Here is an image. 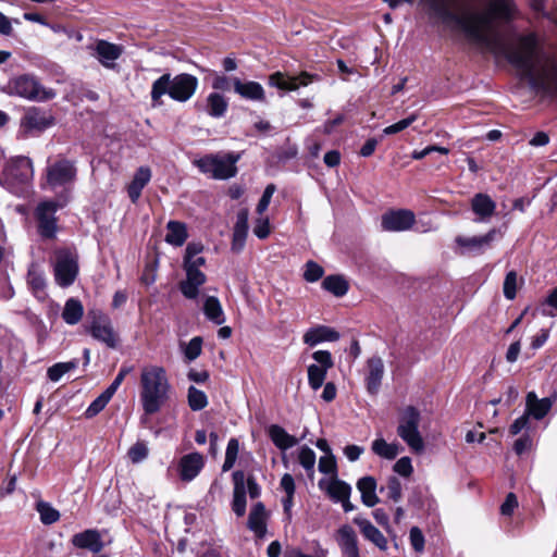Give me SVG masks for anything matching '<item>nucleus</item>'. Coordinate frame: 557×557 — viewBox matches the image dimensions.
Masks as SVG:
<instances>
[{
    "instance_id": "nucleus-12",
    "label": "nucleus",
    "mask_w": 557,
    "mask_h": 557,
    "mask_svg": "<svg viewBox=\"0 0 557 557\" xmlns=\"http://www.w3.org/2000/svg\"><path fill=\"white\" fill-rule=\"evenodd\" d=\"M315 363L308 367V384L318 391L324 384L327 371L333 368L334 361L329 350H317L312 354Z\"/></svg>"
},
{
    "instance_id": "nucleus-50",
    "label": "nucleus",
    "mask_w": 557,
    "mask_h": 557,
    "mask_svg": "<svg viewBox=\"0 0 557 557\" xmlns=\"http://www.w3.org/2000/svg\"><path fill=\"white\" fill-rule=\"evenodd\" d=\"M542 314L554 318L557 315V286L553 288L542 302Z\"/></svg>"
},
{
    "instance_id": "nucleus-14",
    "label": "nucleus",
    "mask_w": 557,
    "mask_h": 557,
    "mask_svg": "<svg viewBox=\"0 0 557 557\" xmlns=\"http://www.w3.org/2000/svg\"><path fill=\"white\" fill-rule=\"evenodd\" d=\"M76 177V168L73 162L62 159L47 166V183L54 189L66 188Z\"/></svg>"
},
{
    "instance_id": "nucleus-54",
    "label": "nucleus",
    "mask_w": 557,
    "mask_h": 557,
    "mask_svg": "<svg viewBox=\"0 0 557 557\" xmlns=\"http://www.w3.org/2000/svg\"><path fill=\"white\" fill-rule=\"evenodd\" d=\"M418 120L416 113L410 114L408 117L398 121L383 129L384 135H394L409 127L413 122Z\"/></svg>"
},
{
    "instance_id": "nucleus-47",
    "label": "nucleus",
    "mask_w": 557,
    "mask_h": 557,
    "mask_svg": "<svg viewBox=\"0 0 557 557\" xmlns=\"http://www.w3.org/2000/svg\"><path fill=\"white\" fill-rule=\"evenodd\" d=\"M239 451V442L237 438H231L227 443L226 450H225V459L222 466V471L227 472L230 471L237 459Z\"/></svg>"
},
{
    "instance_id": "nucleus-55",
    "label": "nucleus",
    "mask_w": 557,
    "mask_h": 557,
    "mask_svg": "<svg viewBox=\"0 0 557 557\" xmlns=\"http://www.w3.org/2000/svg\"><path fill=\"white\" fill-rule=\"evenodd\" d=\"M285 557H327V549L323 548L319 542H315L313 554H305L299 548H289L285 552Z\"/></svg>"
},
{
    "instance_id": "nucleus-28",
    "label": "nucleus",
    "mask_w": 557,
    "mask_h": 557,
    "mask_svg": "<svg viewBox=\"0 0 557 557\" xmlns=\"http://www.w3.org/2000/svg\"><path fill=\"white\" fill-rule=\"evenodd\" d=\"M232 476L234 482L232 509L237 517H243L246 512L245 473L235 471Z\"/></svg>"
},
{
    "instance_id": "nucleus-34",
    "label": "nucleus",
    "mask_w": 557,
    "mask_h": 557,
    "mask_svg": "<svg viewBox=\"0 0 557 557\" xmlns=\"http://www.w3.org/2000/svg\"><path fill=\"white\" fill-rule=\"evenodd\" d=\"M228 109L227 99L220 92H210L206 99L205 110L207 114L214 119L223 117Z\"/></svg>"
},
{
    "instance_id": "nucleus-59",
    "label": "nucleus",
    "mask_w": 557,
    "mask_h": 557,
    "mask_svg": "<svg viewBox=\"0 0 557 557\" xmlns=\"http://www.w3.org/2000/svg\"><path fill=\"white\" fill-rule=\"evenodd\" d=\"M252 231H253V234L259 239H265L270 235V233H271L269 218L260 215L255 221V225H253V230Z\"/></svg>"
},
{
    "instance_id": "nucleus-15",
    "label": "nucleus",
    "mask_w": 557,
    "mask_h": 557,
    "mask_svg": "<svg viewBox=\"0 0 557 557\" xmlns=\"http://www.w3.org/2000/svg\"><path fill=\"white\" fill-rule=\"evenodd\" d=\"M416 221L410 210H391L382 215L381 226L386 232H405L410 230Z\"/></svg>"
},
{
    "instance_id": "nucleus-13",
    "label": "nucleus",
    "mask_w": 557,
    "mask_h": 557,
    "mask_svg": "<svg viewBox=\"0 0 557 557\" xmlns=\"http://www.w3.org/2000/svg\"><path fill=\"white\" fill-rule=\"evenodd\" d=\"M88 319H90L89 332L91 336L104 343L108 347L114 348L116 346V335L110 319L100 310H90Z\"/></svg>"
},
{
    "instance_id": "nucleus-3",
    "label": "nucleus",
    "mask_w": 557,
    "mask_h": 557,
    "mask_svg": "<svg viewBox=\"0 0 557 557\" xmlns=\"http://www.w3.org/2000/svg\"><path fill=\"white\" fill-rule=\"evenodd\" d=\"M140 401L146 414L158 412L169 398L171 384L161 366H146L140 373Z\"/></svg>"
},
{
    "instance_id": "nucleus-18",
    "label": "nucleus",
    "mask_w": 557,
    "mask_h": 557,
    "mask_svg": "<svg viewBox=\"0 0 557 557\" xmlns=\"http://www.w3.org/2000/svg\"><path fill=\"white\" fill-rule=\"evenodd\" d=\"M335 540L344 557H360L358 536L351 525H341L336 531Z\"/></svg>"
},
{
    "instance_id": "nucleus-41",
    "label": "nucleus",
    "mask_w": 557,
    "mask_h": 557,
    "mask_svg": "<svg viewBox=\"0 0 557 557\" xmlns=\"http://www.w3.org/2000/svg\"><path fill=\"white\" fill-rule=\"evenodd\" d=\"M372 451L385 459L392 460L399 454V445L387 443L384 438H376L372 442Z\"/></svg>"
},
{
    "instance_id": "nucleus-61",
    "label": "nucleus",
    "mask_w": 557,
    "mask_h": 557,
    "mask_svg": "<svg viewBox=\"0 0 557 557\" xmlns=\"http://www.w3.org/2000/svg\"><path fill=\"white\" fill-rule=\"evenodd\" d=\"M319 471L324 474H334L336 472V461L333 455L320 457L318 463Z\"/></svg>"
},
{
    "instance_id": "nucleus-11",
    "label": "nucleus",
    "mask_w": 557,
    "mask_h": 557,
    "mask_svg": "<svg viewBox=\"0 0 557 557\" xmlns=\"http://www.w3.org/2000/svg\"><path fill=\"white\" fill-rule=\"evenodd\" d=\"M65 202L48 200L38 203L35 210V216L38 222V232L42 237L52 238L57 232L55 212L63 207Z\"/></svg>"
},
{
    "instance_id": "nucleus-42",
    "label": "nucleus",
    "mask_w": 557,
    "mask_h": 557,
    "mask_svg": "<svg viewBox=\"0 0 557 557\" xmlns=\"http://www.w3.org/2000/svg\"><path fill=\"white\" fill-rule=\"evenodd\" d=\"M322 286L325 290L337 297H342L348 292L347 282L339 275L326 276L322 282Z\"/></svg>"
},
{
    "instance_id": "nucleus-2",
    "label": "nucleus",
    "mask_w": 557,
    "mask_h": 557,
    "mask_svg": "<svg viewBox=\"0 0 557 557\" xmlns=\"http://www.w3.org/2000/svg\"><path fill=\"white\" fill-rule=\"evenodd\" d=\"M516 7L512 0H488L481 12H472L458 18L465 34L473 41L486 42L497 22L513 18Z\"/></svg>"
},
{
    "instance_id": "nucleus-22",
    "label": "nucleus",
    "mask_w": 557,
    "mask_h": 557,
    "mask_svg": "<svg viewBox=\"0 0 557 557\" xmlns=\"http://www.w3.org/2000/svg\"><path fill=\"white\" fill-rule=\"evenodd\" d=\"M384 375V362L381 357L373 356L367 361L366 386L367 391L375 395L382 384Z\"/></svg>"
},
{
    "instance_id": "nucleus-1",
    "label": "nucleus",
    "mask_w": 557,
    "mask_h": 557,
    "mask_svg": "<svg viewBox=\"0 0 557 557\" xmlns=\"http://www.w3.org/2000/svg\"><path fill=\"white\" fill-rule=\"evenodd\" d=\"M507 59L528 79L532 89L557 97V61L552 59L540 66L535 34L520 36L517 44L508 49Z\"/></svg>"
},
{
    "instance_id": "nucleus-25",
    "label": "nucleus",
    "mask_w": 557,
    "mask_h": 557,
    "mask_svg": "<svg viewBox=\"0 0 557 557\" xmlns=\"http://www.w3.org/2000/svg\"><path fill=\"white\" fill-rule=\"evenodd\" d=\"M471 210L475 222H487L495 213L496 202L487 194L478 193L471 199Z\"/></svg>"
},
{
    "instance_id": "nucleus-38",
    "label": "nucleus",
    "mask_w": 557,
    "mask_h": 557,
    "mask_svg": "<svg viewBox=\"0 0 557 557\" xmlns=\"http://www.w3.org/2000/svg\"><path fill=\"white\" fill-rule=\"evenodd\" d=\"M188 237L186 224L178 221H169L166 224L165 242L172 246L181 247Z\"/></svg>"
},
{
    "instance_id": "nucleus-19",
    "label": "nucleus",
    "mask_w": 557,
    "mask_h": 557,
    "mask_svg": "<svg viewBox=\"0 0 557 557\" xmlns=\"http://www.w3.org/2000/svg\"><path fill=\"white\" fill-rule=\"evenodd\" d=\"M205 458L200 453H189L181 457L177 466L180 479L183 482L193 481L202 470Z\"/></svg>"
},
{
    "instance_id": "nucleus-7",
    "label": "nucleus",
    "mask_w": 557,
    "mask_h": 557,
    "mask_svg": "<svg viewBox=\"0 0 557 557\" xmlns=\"http://www.w3.org/2000/svg\"><path fill=\"white\" fill-rule=\"evenodd\" d=\"M33 178V161L28 157L17 156L7 163L0 183L11 194L22 196L30 187Z\"/></svg>"
},
{
    "instance_id": "nucleus-44",
    "label": "nucleus",
    "mask_w": 557,
    "mask_h": 557,
    "mask_svg": "<svg viewBox=\"0 0 557 557\" xmlns=\"http://www.w3.org/2000/svg\"><path fill=\"white\" fill-rule=\"evenodd\" d=\"M315 461V453L310 447L301 446L298 449V462L309 476H312L314 473Z\"/></svg>"
},
{
    "instance_id": "nucleus-27",
    "label": "nucleus",
    "mask_w": 557,
    "mask_h": 557,
    "mask_svg": "<svg viewBox=\"0 0 557 557\" xmlns=\"http://www.w3.org/2000/svg\"><path fill=\"white\" fill-rule=\"evenodd\" d=\"M496 234L497 231L492 228L485 235L481 236H458L455 242L459 247L465 248L467 251L481 252L490 247L491 243L495 239Z\"/></svg>"
},
{
    "instance_id": "nucleus-56",
    "label": "nucleus",
    "mask_w": 557,
    "mask_h": 557,
    "mask_svg": "<svg viewBox=\"0 0 557 557\" xmlns=\"http://www.w3.org/2000/svg\"><path fill=\"white\" fill-rule=\"evenodd\" d=\"M409 541L414 552L422 553L424 550L425 539L419 527H412L410 529Z\"/></svg>"
},
{
    "instance_id": "nucleus-24",
    "label": "nucleus",
    "mask_w": 557,
    "mask_h": 557,
    "mask_svg": "<svg viewBox=\"0 0 557 557\" xmlns=\"http://www.w3.org/2000/svg\"><path fill=\"white\" fill-rule=\"evenodd\" d=\"M339 333L333 327L326 325H315L306 331L302 339L304 343L309 347H315L321 343L336 342L339 339Z\"/></svg>"
},
{
    "instance_id": "nucleus-40",
    "label": "nucleus",
    "mask_w": 557,
    "mask_h": 557,
    "mask_svg": "<svg viewBox=\"0 0 557 557\" xmlns=\"http://www.w3.org/2000/svg\"><path fill=\"white\" fill-rule=\"evenodd\" d=\"M84 314V307L82 302L76 298H70L66 300L63 311L62 319L69 325L77 324Z\"/></svg>"
},
{
    "instance_id": "nucleus-45",
    "label": "nucleus",
    "mask_w": 557,
    "mask_h": 557,
    "mask_svg": "<svg viewBox=\"0 0 557 557\" xmlns=\"http://www.w3.org/2000/svg\"><path fill=\"white\" fill-rule=\"evenodd\" d=\"M188 406L193 411L202 410L208 405V397L205 392L189 386L187 392Z\"/></svg>"
},
{
    "instance_id": "nucleus-53",
    "label": "nucleus",
    "mask_w": 557,
    "mask_h": 557,
    "mask_svg": "<svg viewBox=\"0 0 557 557\" xmlns=\"http://www.w3.org/2000/svg\"><path fill=\"white\" fill-rule=\"evenodd\" d=\"M202 349V338L199 336L193 337L185 346L184 355L188 361L197 359Z\"/></svg>"
},
{
    "instance_id": "nucleus-26",
    "label": "nucleus",
    "mask_w": 557,
    "mask_h": 557,
    "mask_svg": "<svg viewBox=\"0 0 557 557\" xmlns=\"http://www.w3.org/2000/svg\"><path fill=\"white\" fill-rule=\"evenodd\" d=\"M554 399L550 397L537 398L534 392H529L525 398V413L535 420L543 419L553 406Z\"/></svg>"
},
{
    "instance_id": "nucleus-33",
    "label": "nucleus",
    "mask_w": 557,
    "mask_h": 557,
    "mask_svg": "<svg viewBox=\"0 0 557 557\" xmlns=\"http://www.w3.org/2000/svg\"><path fill=\"white\" fill-rule=\"evenodd\" d=\"M357 488L361 494V500L367 507H374L380 499L376 495V481L373 476H363L358 480Z\"/></svg>"
},
{
    "instance_id": "nucleus-31",
    "label": "nucleus",
    "mask_w": 557,
    "mask_h": 557,
    "mask_svg": "<svg viewBox=\"0 0 557 557\" xmlns=\"http://www.w3.org/2000/svg\"><path fill=\"white\" fill-rule=\"evenodd\" d=\"M319 486L335 503H338L343 498H350L351 486L342 480H338V479H331L327 481L321 480L319 482Z\"/></svg>"
},
{
    "instance_id": "nucleus-21",
    "label": "nucleus",
    "mask_w": 557,
    "mask_h": 557,
    "mask_svg": "<svg viewBox=\"0 0 557 557\" xmlns=\"http://www.w3.org/2000/svg\"><path fill=\"white\" fill-rule=\"evenodd\" d=\"M94 55L107 69H114L115 61L122 55L123 48L106 40H98L94 48Z\"/></svg>"
},
{
    "instance_id": "nucleus-16",
    "label": "nucleus",
    "mask_w": 557,
    "mask_h": 557,
    "mask_svg": "<svg viewBox=\"0 0 557 557\" xmlns=\"http://www.w3.org/2000/svg\"><path fill=\"white\" fill-rule=\"evenodd\" d=\"M53 125L52 115L38 108H30L21 119V132L24 135L40 133Z\"/></svg>"
},
{
    "instance_id": "nucleus-58",
    "label": "nucleus",
    "mask_w": 557,
    "mask_h": 557,
    "mask_svg": "<svg viewBox=\"0 0 557 557\" xmlns=\"http://www.w3.org/2000/svg\"><path fill=\"white\" fill-rule=\"evenodd\" d=\"M504 295L509 300H512L517 295V273L515 271H510L506 274Z\"/></svg>"
},
{
    "instance_id": "nucleus-62",
    "label": "nucleus",
    "mask_w": 557,
    "mask_h": 557,
    "mask_svg": "<svg viewBox=\"0 0 557 557\" xmlns=\"http://www.w3.org/2000/svg\"><path fill=\"white\" fill-rule=\"evenodd\" d=\"M432 152H440L442 154H448L449 149L441 146H428L421 150H413L411 153V158L414 160H421L429 156Z\"/></svg>"
},
{
    "instance_id": "nucleus-4",
    "label": "nucleus",
    "mask_w": 557,
    "mask_h": 557,
    "mask_svg": "<svg viewBox=\"0 0 557 557\" xmlns=\"http://www.w3.org/2000/svg\"><path fill=\"white\" fill-rule=\"evenodd\" d=\"M198 85V78L191 74L181 73L172 76L171 73H164L151 85V106L161 107L164 96L177 102H187L196 94Z\"/></svg>"
},
{
    "instance_id": "nucleus-17",
    "label": "nucleus",
    "mask_w": 557,
    "mask_h": 557,
    "mask_svg": "<svg viewBox=\"0 0 557 557\" xmlns=\"http://www.w3.org/2000/svg\"><path fill=\"white\" fill-rule=\"evenodd\" d=\"M313 76L307 72H301L297 76H289L282 72H275L269 76V85L281 90L294 91L299 86H307L311 83Z\"/></svg>"
},
{
    "instance_id": "nucleus-6",
    "label": "nucleus",
    "mask_w": 557,
    "mask_h": 557,
    "mask_svg": "<svg viewBox=\"0 0 557 557\" xmlns=\"http://www.w3.org/2000/svg\"><path fill=\"white\" fill-rule=\"evenodd\" d=\"M0 90L8 96L34 102H45L57 96L53 89L45 87L37 76L28 73L11 77Z\"/></svg>"
},
{
    "instance_id": "nucleus-10",
    "label": "nucleus",
    "mask_w": 557,
    "mask_h": 557,
    "mask_svg": "<svg viewBox=\"0 0 557 557\" xmlns=\"http://www.w3.org/2000/svg\"><path fill=\"white\" fill-rule=\"evenodd\" d=\"M53 273L59 286H71L78 274L77 256L67 249L57 251Z\"/></svg>"
},
{
    "instance_id": "nucleus-5",
    "label": "nucleus",
    "mask_w": 557,
    "mask_h": 557,
    "mask_svg": "<svg viewBox=\"0 0 557 557\" xmlns=\"http://www.w3.org/2000/svg\"><path fill=\"white\" fill-rule=\"evenodd\" d=\"M202 251L203 245L196 242L188 243L185 249L183 269L186 278L180 283V290L187 299H196L200 287L207 281L206 274L201 271L206 264V258L201 256Z\"/></svg>"
},
{
    "instance_id": "nucleus-8",
    "label": "nucleus",
    "mask_w": 557,
    "mask_h": 557,
    "mask_svg": "<svg viewBox=\"0 0 557 557\" xmlns=\"http://www.w3.org/2000/svg\"><path fill=\"white\" fill-rule=\"evenodd\" d=\"M240 159L239 153L227 152V153H211L206 154L194 161V165L198 170L214 180H228L236 175L237 166L236 163Z\"/></svg>"
},
{
    "instance_id": "nucleus-36",
    "label": "nucleus",
    "mask_w": 557,
    "mask_h": 557,
    "mask_svg": "<svg viewBox=\"0 0 557 557\" xmlns=\"http://www.w3.org/2000/svg\"><path fill=\"white\" fill-rule=\"evenodd\" d=\"M202 311L205 317L216 325H222L226 320L222 305L215 296L205 298Z\"/></svg>"
},
{
    "instance_id": "nucleus-57",
    "label": "nucleus",
    "mask_w": 557,
    "mask_h": 557,
    "mask_svg": "<svg viewBox=\"0 0 557 557\" xmlns=\"http://www.w3.org/2000/svg\"><path fill=\"white\" fill-rule=\"evenodd\" d=\"M394 472L404 478H409L413 472L412 461L410 457L399 458L393 466Z\"/></svg>"
},
{
    "instance_id": "nucleus-51",
    "label": "nucleus",
    "mask_w": 557,
    "mask_h": 557,
    "mask_svg": "<svg viewBox=\"0 0 557 557\" xmlns=\"http://www.w3.org/2000/svg\"><path fill=\"white\" fill-rule=\"evenodd\" d=\"M386 491V496L398 502L401 498L403 486L400 481L396 476H389L386 486L381 488V492Z\"/></svg>"
},
{
    "instance_id": "nucleus-64",
    "label": "nucleus",
    "mask_w": 557,
    "mask_h": 557,
    "mask_svg": "<svg viewBox=\"0 0 557 557\" xmlns=\"http://www.w3.org/2000/svg\"><path fill=\"white\" fill-rule=\"evenodd\" d=\"M529 420L530 418L524 412L521 417L517 418L509 428V432L511 435H517L523 430L529 429Z\"/></svg>"
},
{
    "instance_id": "nucleus-20",
    "label": "nucleus",
    "mask_w": 557,
    "mask_h": 557,
    "mask_svg": "<svg viewBox=\"0 0 557 557\" xmlns=\"http://www.w3.org/2000/svg\"><path fill=\"white\" fill-rule=\"evenodd\" d=\"M232 84L234 92L242 99L253 102H265V90L260 83L255 81H242L238 77H233Z\"/></svg>"
},
{
    "instance_id": "nucleus-35",
    "label": "nucleus",
    "mask_w": 557,
    "mask_h": 557,
    "mask_svg": "<svg viewBox=\"0 0 557 557\" xmlns=\"http://www.w3.org/2000/svg\"><path fill=\"white\" fill-rule=\"evenodd\" d=\"M248 528L258 536L263 537L267 532L265 508L262 503H257L250 510Z\"/></svg>"
},
{
    "instance_id": "nucleus-60",
    "label": "nucleus",
    "mask_w": 557,
    "mask_h": 557,
    "mask_svg": "<svg viewBox=\"0 0 557 557\" xmlns=\"http://www.w3.org/2000/svg\"><path fill=\"white\" fill-rule=\"evenodd\" d=\"M275 190H276V187H275L274 184H269L265 187V189H264V191H263V194H262V196H261V198H260V200H259V202L257 205V209H256V211H257V213L259 215H263V213L269 208V205L271 202V199H272L273 194L275 193Z\"/></svg>"
},
{
    "instance_id": "nucleus-63",
    "label": "nucleus",
    "mask_w": 557,
    "mask_h": 557,
    "mask_svg": "<svg viewBox=\"0 0 557 557\" xmlns=\"http://www.w3.org/2000/svg\"><path fill=\"white\" fill-rule=\"evenodd\" d=\"M133 370L132 367H122L117 373V375L115 376V379L112 381V383L106 388V391L108 392V394H110L111 396H113L115 394V392L117 391V388L120 387V385L122 384V382L124 381L125 376Z\"/></svg>"
},
{
    "instance_id": "nucleus-48",
    "label": "nucleus",
    "mask_w": 557,
    "mask_h": 557,
    "mask_svg": "<svg viewBox=\"0 0 557 557\" xmlns=\"http://www.w3.org/2000/svg\"><path fill=\"white\" fill-rule=\"evenodd\" d=\"M113 396L103 391L86 409L85 416L90 419L101 412Z\"/></svg>"
},
{
    "instance_id": "nucleus-32",
    "label": "nucleus",
    "mask_w": 557,
    "mask_h": 557,
    "mask_svg": "<svg viewBox=\"0 0 557 557\" xmlns=\"http://www.w3.org/2000/svg\"><path fill=\"white\" fill-rule=\"evenodd\" d=\"M269 437L272 443L281 450L285 451L299 443V440L288 434L286 430L277 424H272L268 429Z\"/></svg>"
},
{
    "instance_id": "nucleus-39",
    "label": "nucleus",
    "mask_w": 557,
    "mask_h": 557,
    "mask_svg": "<svg viewBox=\"0 0 557 557\" xmlns=\"http://www.w3.org/2000/svg\"><path fill=\"white\" fill-rule=\"evenodd\" d=\"M27 282L34 295L44 299L46 297V278L44 272L35 264H32L27 273Z\"/></svg>"
},
{
    "instance_id": "nucleus-9",
    "label": "nucleus",
    "mask_w": 557,
    "mask_h": 557,
    "mask_svg": "<svg viewBox=\"0 0 557 557\" xmlns=\"http://www.w3.org/2000/svg\"><path fill=\"white\" fill-rule=\"evenodd\" d=\"M420 420V411L413 406H407L399 414L397 426L398 436L414 453H422L424 449V442L419 432Z\"/></svg>"
},
{
    "instance_id": "nucleus-37",
    "label": "nucleus",
    "mask_w": 557,
    "mask_h": 557,
    "mask_svg": "<svg viewBox=\"0 0 557 557\" xmlns=\"http://www.w3.org/2000/svg\"><path fill=\"white\" fill-rule=\"evenodd\" d=\"M247 233H248V214L246 211H243V212L238 213L237 221L234 226L232 250L240 251L244 248Z\"/></svg>"
},
{
    "instance_id": "nucleus-52",
    "label": "nucleus",
    "mask_w": 557,
    "mask_h": 557,
    "mask_svg": "<svg viewBox=\"0 0 557 557\" xmlns=\"http://www.w3.org/2000/svg\"><path fill=\"white\" fill-rule=\"evenodd\" d=\"M324 274V270L314 261H308L305 265L304 278L313 283L319 281Z\"/></svg>"
},
{
    "instance_id": "nucleus-29",
    "label": "nucleus",
    "mask_w": 557,
    "mask_h": 557,
    "mask_svg": "<svg viewBox=\"0 0 557 557\" xmlns=\"http://www.w3.org/2000/svg\"><path fill=\"white\" fill-rule=\"evenodd\" d=\"M72 543L78 548L88 549L95 554L101 552L104 546L100 532L95 529L75 534Z\"/></svg>"
},
{
    "instance_id": "nucleus-43",
    "label": "nucleus",
    "mask_w": 557,
    "mask_h": 557,
    "mask_svg": "<svg viewBox=\"0 0 557 557\" xmlns=\"http://www.w3.org/2000/svg\"><path fill=\"white\" fill-rule=\"evenodd\" d=\"M78 367V360L73 359L66 362H58L48 368L47 376L52 382H58L61 377Z\"/></svg>"
},
{
    "instance_id": "nucleus-23",
    "label": "nucleus",
    "mask_w": 557,
    "mask_h": 557,
    "mask_svg": "<svg viewBox=\"0 0 557 557\" xmlns=\"http://www.w3.org/2000/svg\"><path fill=\"white\" fill-rule=\"evenodd\" d=\"M354 523L359 528L362 536L375 545L380 550H387L388 541L384 534L368 519L356 517Z\"/></svg>"
},
{
    "instance_id": "nucleus-30",
    "label": "nucleus",
    "mask_w": 557,
    "mask_h": 557,
    "mask_svg": "<svg viewBox=\"0 0 557 557\" xmlns=\"http://www.w3.org/2000/svg\"><path fill=\"white\" fill-rule=\"evenodd\" d=\"M151 177L152 173L149 166L143 165L136 170L132 182L127 186V194L133 203L138 201L143 189L150 182Z\"/></svg>"
},
{
    "instance_id": "nucleus-49",
    "label": "nucleus",
    "mask_w": 557,
    "mask_h": 557,
    "mask_svg": "<svg viewBox=\"0 0 557 557\" xmlns=\"http://www.w3.org/2000/svg\"><path fill=\"white\" fill-rule=\"evenodd\" d=\"M149 454L148 446L145 442H136L127 451L128 458L133 463H140Z\"/></svg>"
},
{
    "instance_id": "nucleus-46",
    "label": "nucleus",
    "mask_w": 557,
    "mask_h": 557,
    "mask_svg": "<svg viewBox=\"0 0 557 557\" xmlns=\"http://www.w3.org/2000/svg\"><path fill=\"white\" fill-rule=\"evenodd\" d=\"M37 511L40 516V521L44 524H52L60 519V512L53 508L49 503L39 502L37 504Z\"/></svg>"
}]
</instances>
